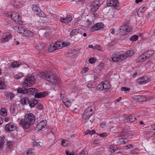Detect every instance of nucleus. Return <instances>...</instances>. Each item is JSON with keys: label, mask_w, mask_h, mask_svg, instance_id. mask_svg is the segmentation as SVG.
<instances>
[{"label": "nucleus", "mask_w": 155, "mask_h": 155, "mask_svg": "<svg viewBox=\"0 0 155 155\" xmlns=\"http://www.w3.org/2000/svg\"><path fill=\"white\" fill-rule=\"evenodd\" d=\"M41 77L42 79L50 82L56 86H60L61 84V81L56 79L55 75L51 71L41 72Z\"/></svg>", "instance_id": "obj_1"}, {"label": "nucleus", "mask_w": 155, "mask_h": 155, "mask_svg": "<svg viewBox=\"0 0 155 155\" xmlns=\"http://www.w3.org/2000/svg\"><path fill=\"white\" fill-rule=\"evenodd\" d=\"M36 117L34 114L31 113L27 114L25 116L24 119L20 120V124L23 128L27 129L34 123Z\"/></svg>", "instance_id": "obj_2"}, {"label": "nucleus", "mask_w": 155, "mask_h": 155, "mask_svg": "<svg viewBox=\"0 0 155 155\" xmlns=\"http://www.w3.org/2000/svg\"><path fill=\"white\" fill-rule=\"evenodd\" d=\"M35 78L33 76H30L26 78L25 79L24 81L22 83V85L23 87L18 88L17 90V92L18 93L28 94V89L25 87L32 86L35 82Z\"/></svg>", "instance_id": "obj_3"}, {"label": "nucleus", "mask_w": 155, "mask_h": 155, "mask_svg": "<svg viewBox=\"0 0 155 155\" xmlns=\"http://www.w3.org/2000/svg\"><path fill=\"white\" fill-rule=\"evenodd\" d=\"M154 53V52L153 50L147 51L141 54L138 59L140 61H145L151 57Z\"/></svg>", "instance_id": "obj_4"}, {"label": "nucleus", "mask_w": 155, "mask_h": 155, "mask_svg": "<svg viewBox=\"0 0 155 155\" xmlns=\"http://www.w3.org/2000/svg\"><path fill=\"white\" fill-rule=\"evenodd\" d=\"M32 10L34 12L35 14L43 18L46 17L45 15L43 12L41 11L39 7L36 5H33Z\"/></svg>", "instance_id": "obj_5"}, {"label": "nucleus", "mask_w": 155, "mask_h": 155, "mask_svg": "<svg viewBox=\"0 0 155 155\" xmlns=\"http://www.w3.org/2000/svg\"><path fill=\"white\" fill-rule=\"evenodd\" d=\"M101 4L98 0L94 1L92 2L91 5V11L92 12L94 13L98 9Z\"/></svg>", "instance_id": "obj_6"}, {"label": "nucleus", "mask_w": 155, "mask_h": 155, "mask_svg": "<svg viewBox=\"0 0 155 155\" xmlns=\"http://www.w3.org/2000/svg\"><path fill=\"white\" fill-rule=\"evenodd\" d=\"M19 32L25 37H32L33 36V33L32 32L22 27L19 29Z\"/></svg>", "instance_id": "obj_7"}, {"label": "nucleus", "mask_w": 155, "mask_h": 155, "mask_svg": "<svg viewBox=\"0 0 155 155\" xmlns=\"http://www.w3.org/2000/svg\"><path fill=\"white\" fill-rule=\"evenodd\" d=\"M93 113L92 109L91 107H88L84 112L82 117L84 119H87L92 115Z\"/></svg>", "instance_id": "obj_8"}, {"label": "nucleus", "mask_w": 155, "mask_h": 155, "mask_svg": "<svg viewBox=\"0 0 155 155\" xmlns=\"http://www.w3.org/2000/svg\"><path fill=\"white\" fill-rule=\"evenodd\" d=\"M120 32L123 35H125L131 30L130 27L127 25H122L120 27Z\"/></svg>", "instance_id": "obj_9"}, {"label": "nucleus", "mask_w": 155, "mask_h": 155, "mask_svg": "<svg viewBox=\"0 0 155 155\" xmlns=\"http://www.w3.org/2000/svg\"><path fill=\"white\" fill-rule=\"evenodd\" d=\"M11 17L13 21L17 23L20 24L21 23V17L18 13H13L11 15Z\"/></svg>", "instance_id": "obj_10"}, {"label": "nucleus", "mask_w": 155, "mask_h": 155, "mask_svg": "<svg viewBox=\"0 0 155 155\" xmlns=\"http://www.w3.org/2000/svg\"><path fill=\"white\" fill-rule=\"evenodd\" d=\"M16 129L15 124L12 123H10L7 124L5 126V129L8 131H13Z\"/></svg>", "instance_id": "obj_11"}, {"label": "nucleus", "mask_w": 155, "mask_h": 155, "mask_svg": "<svg viewBox=\"0 0 155 155\" xmlns=\"http://www.w3.org/2000/svg\"><path fill=\"white\" fill-rule=\"evenodd\" d=\"M104 24L102 22L97 23L93 26L90 29V31H94L100 30L103 28Z\"/></svg>", "instance_id": "obj_12"}, {"label": "nucleus", "mask_w": 155, "mask_h": 155, "mask_svg": "<svg viewBox=\"0 0 155 155\" xmlns=\"http://www.w3.org/2000/svg\"><path fill=\"white\" fill-rule=\"evenodd\" d=\"M150 79L147 77H140L137 80V82L140 84H144L150 81Z\"/></svg>", "instance_id": "obj_13"}, {"label": "nucleus", "mask_w": 155, "mask_h": 155, "mask_svg": "<svg viewBox=\"0 0 155 155\" xmlns=\"http://www.w3.org/2000/svg\"><path fill=\"white\" fill-rule=\"evenodd\" d=\"M47 125V121L42 120L37 125L36 129L38 131L41 130Z\"/></svg>", "instance_id": "obj_14"}, {"label": "nucleus", "mask_w": 155, "mask_h": 155, "mask_svg": "<svg viewBox=\"0 0 155 155\" xmlns=\"http://www.w3.org/2000/svg\"><path fill=\"white\" fill-rule=\"evenodd\" d=\"M134 98L135 100L140 102L144 101L145 99V97L140 95L135 96Z\"/></svg>", "instance_id": "obj_15"}, {"label": "nucleus", "mask_w": 155, "mask_h": 155, "mask_svg": "<svg viewBox=\"0 0 155 155\" xmlns=\"http://www.w3.org/2000/svg\"><path fill=\"white\" fill-rule=\"evenodd\" d=\"M82 26L84 27H87L91 25V22L89 19H87L82 20L81 22Z\"/></svg>", "instance_id": "obj_16"}, {"label": "nucleus", "mask_w": 155, "mask_h": 155, "mask_svg": "<svg viewBox=\"0 0 155 155\" xmlns=\"http://www.w3.org/2000/svg\"><path fill=\"white\" fill-rule=\"evenodd\" d=\"M38 102V100L35 99H31L30 100L29 103L30 107H34L37 104Z\"/></svg>", "instance_id": "obj_17"}, {"label": "nucleus", "mask_w": 155, "mask_h": 155, "mask_svg": "<svg viewBox=\"0 0 155 155\" xmlns=\"http://www.w3.org/2000/svg\"><path fill=\"white\" fill-rule=\"evenodd\" d=\"M28 94H35L38 91V89L33 88L28 89Z\"/></svg>", "instance_id": "obj_18"}, {"label": "nucleus", "mask_w": 155, "mask_h": 155, "mask_svg": "<svg viewBox=\"0 0 155 155\" xmlns=\"http://www.w3.org/2000/svg\"><path fill=\"white\" fill-rule=\"evenodd\" d=\"M29 99L27 97H23L20 100L21 103L24 105L29 104Z\"/></svg>", "instance_id": "obj_19"}, {"label": "nucleus", "mask_w": 155, "mask_h": 155, "mask_svg": "<svg viewBox=\"0 0 155 155\" xmlns=\"http://www.w3.org/2000/svg\"><path fill=\"white\" fill-rule=\"evenodd\" d=\"M47 95V94L46 92H43L38 93H36L35 95V97L36 98H40L41 97H44Z\"/></svg>", "instance_id": "obj_20"}, {"label": "nucleus", "mask_w": 155, "mask_h": 155, "mask_svg": "<svg viewBox=\"0 0 155 155\" xmlns=\"http://www.w3.org/2000/svg\"><path fill=\"white\" fill-rule=\"evenodd\" d=\"M128 140L126 138H120L117 141V143L119 144H122L127 143Z\"/></svg>", "instance_id": "obj_21"}, {"label": "nucleus", "mask_w": 155, "mask_h": 155, "mask_svg": "<svg viewBox=\"0 0 155 155\" xmlns=\"http://www.w3.org/2000/svg\"><path fill=\"white\" fill-rule=\"evenodd\" d=\"M12 37V35L10 34L6 35L5 38H2V41L4 42L8 41Z\"/></svg>", "instance_id": "obj_22"}, {"label": "nucleus", "mask_w": 155, "mask_h": 155, "mask_svg": "<svg viewBox=\"0 0 155 155\" xmlns=\"http://www.w3.org/2000/svg\"><path fill=\"white\" fill-rule=\"evenodd\" d=\"M102 83L104 89H107L110 87V85L108 81H104V82H102Z\"/></svg>", "instance_id": "obj_23"}, {"label": "nucleus", "mask_w": 155, "mask_h": 155, "mask_svg": "<svg viewBox=\"0 0 155 155\" xmlns=\"http://www.w3.org/2000/svg\"><path fill=\"white\" fill-rule=\"evenodd\" d=\"M136 120V118L132 116H130L128 117L126 119V122L130 123L133 122Z\"/></svg>", "instance_id": "obj_24"}, {"label": "nucleus", "mask_w": 155, "mask_h": 155, "mask_svg": "<svg viewBox=\"0 0 155 155\" xmlns=\"http://www.w3.org/2000/svg\"><path fill=\"white\" fill-rule=\"evenodd\" d=\"M48 51L49 52H52L57 50V47H55L53 44H51L48 48Z\"/></svg>", "instance_id": "obj_25"}, {"label": "nucleus", "mask_w": 155, "mask_h": 155, "mask_svg": "<svg viewBox=\"0 0 155 155\" xmlns=\"http://www.w3.org/2000/svg\"><path fill=\"white\" fill-rule=\"evenodd\" d=\"M79 29L78 28L74 29L70 33V34L71 36H73L79 33Z\"/></svg>", "instance_id": "obj_26"}, {"label": "nucleus", "mask_w": 155, "mask_h": 155, "mask_svg": "<svg viewBox=\"0 0 155 155\" xmlns=\"http://www.w3.org/2000/svg\"><path fill=\"white\" fill-rule=\"evenodd\" d=\"M34 150L32 148L30 150H28L23 155H34V153L33 151Z\"/></svg>", "instance_id": "obj_27"}, {"label": "nucleus", "mask_w": 155, "mask_h": 155, "mask_svg": "<svg viewBox=\"0 0 155 155\" xmlns=\"http://www.w3.org/2000/svg\"><path fill=\"white\" fill-rule=\"evenodd\" d=\"M6 97L8 98H9L10 100H12L15 97L14 94L11 93H7L6 94Z\"/></svg>", "instance_id": "obj_28"}, {"label": "nucleus", "mask_w": 155, "mask_h": 155, "mask_svg": "<svg viewBox=\"0 0 155 155\" xmlns=\"http://www.w3.org/2000/svg\"><path fill=\"white\" fill-rule=\"evenodd\" d=\"M0 114L3 116H5L7 115L6 110L5 108H2L0 110Z\"/></svg>", "instance_id": "obj_29"}, {"label": "nucleus", "mask_w": 155, "mask_h": 155, "mask_svg": "<svg viewBox=\"0 0 155 155\" xmlns=\"http://www.w3.org/2000/svg\"><path fill=\"white\" fill-rule=\"evenodd\" d=\"M5 137H0V149L2 148L4 145V143Z\"/></svg>", "instance_id": "obj_30"}, {"label": "nucleus", "mask_w": 155, "mask_h": 155, "mask_svg": "<svg viewBox=\"0 0 155 155\" xmlns=\"http://www.w3.org/2000/svg\"><path fill=\"white\" fill-rule=\"evenodd\" d=\"M138 36L136 35L132 36L130 38V40L132 41H136L138 39Z\"/></svg>", "instance_id": "obj_31"}, {"label": "nucleus", "mask_w": 155, "mask_h": 155, "mask_svg": "<svg viewBox=\"0 0 155 155\" xmlns=\"http://www.w3.org/2000/svg\"><path fill=\"white\" fill-rule=\"evenodd\" d=\"M94 133H95V130H86V132H85V135L90 134L91 135Z\"/></svg>", "instance_id": "obj_32"}, {"label": "nucleus", "mask_w": 155, "mask_h": 155, "mask_svg": "<svg viewBox=\"0 0 155 155\" xmlns=\"http://www.w3.org/2000/svg\"><path fill=\"white\" fill-rule=\"evenodd\" d=\"M125 53L128 57L131 56L134 54V51L132 50H128Z\"/></svg>", "instance_id": "obj_33"}, {"label": "nucleus", "mask_w": 155, "mask_h": 155, "mask_svg": "<svg viewBox=\"0 0 155 155\" xmlns=\"http://www.w3.org/2000/svg\"><path fill=\"white\" fill-rule=\"evenodd\" d=\"M6 87L5 84L4 82L0 81V89H5Z\"/></svg>", "instance_id": "obj_34"}, {"label": "nucleus", "mask_w": 155, "mask_h": 155, "mask_svg": "<svg viewBox=\"0 0 155 155\" xmlns=\"http://www.w3.org/2000/svg\"><path fill=\"white\" fill-rule=\"evenodd\" d=\"M113 0H109L107 1V5L108 6L112 7L114 5V4H113Z\"/></svg>", "instance_id": "obj_35"}, {"label": "nucleus", "mask_w": 155, "mask_h": 155, "mask_svg": "<svg viewBox=\"0 0 155 155\" xmlns=\"http://www.w3.org/2000/svg\"><path fill=\"white\" fill-rule=\"evenodd\" d=\"M23 76V74L22 73H19L16 74L14 76V78L16 79H18Z\"/></svg>", "instance_id": "obj_36"}, {"label": "nucleus", "mask_w": 155, "mask_h": 155, "mask_svg": "<svg viewBox=\"0 0 155 155\" xmlns=\"http://www.w3.org/2000/svg\"><path fill=\"white\" fill-rule=\"evenodd\" d=\"M65 18L68 21V23L70 22L72 19V17L70 15H68Z\"/></svg>", "instance_id": "obj_37"}, {"label": "nucleus", "mask_w": 155, "mask_h": 155, "mask_svg": "<svg viewBox=\"0 0 155 155\" xmlns=\"http://www.w3.org/2000/svg\"><path fill=\"white\" fill-rule=\"evenodd\" d=\"M138 149L136 148L131 150L130 153L131 154H137L138 153Z\"/></svg>", "instance_id": "obj_38"}, {"label": "nucleus", "mask_w": 155, "mask_h": 155, "mask_svg": "<svg viewBox=\"0 0 155 155\" xmlns=\"http://www.w3.org/2000/svg\"><path fill=\"white\" fill-rule=\"evenodd\" d=\"M113 4H114V5H112V7L115 8L118 6L119 3L117 0H113Z\"/></svg>", "instance_id": "obj_39"}, {"label": "nucleus", "mask_w": 155, "mask_h": 155, "mask_svg": "<svg viewBox=\"0 0 155 155\" xmlns=\"http://www.w3.org/2000/svg\"><path fill=\"white\" fill-rule=\"evenodd\" d=\"M127 131L124 130H123L120 134L119 136L120 137L125 136L126 134H127Z\"/></svg>", "instance_id": "obj_40"}, {"label": "nucleus", "mask_w": 155, "mask_h": 155, "mask_svg": "<svg viewBox=\"0 0 155 155\" xmlns=\"http://www.w3.org/2000/svg\"><path fill=\"white\" fill-rule=\"evenodd\" d=\"M103 87V83L102 82L100 83L99 84L97 87V90H101L104 89Z\"/></svg>", "instance_id": "obj_41"}, {"label": "nucleus", "mask_w": 155, "mask_h": 155, "mask_svg": "<svg viewBox=\"0 0 155 155\" xmlns=\"http://www.w3.org/2000/svg\"><path fill=\"white\" fill-rule=\"evenodd\" d=\"M21 4V2L18 1H14L13 4V5L16 7V6H19Z\"/></svg>", "instance_id": "obj_42"}, {"label": "nucleus", "mask_w": 155, "mask_h": 155, "mask_svg": "<svg viewBox=\"0 0 155 155\" xmlns=\"http://www.w3.org/2000/svg\"><path fill=\"white\" fill-rule=\"evenodd\" d=\"M121 61L126 59L127 57H128L126 53H124L122 55H121Z\"/></svg>", "instance_id": "obj_43"}, {"label": "nucleus", "mask_w": 155, "mask_h": 155, "mask_svg": "<svg viewBox=\"0 0 155 155\" xmlns=\"http://www.w3.org/2000/svg\"><path fill=\"white\" fill-rule=\"evenodd\" d=\"M53 45L55 47H57V49H58V48L61 46L60 43L59 42H56L54 44H53Z\"/></svg>", "instance_id": "obj_44"}, {"label": "nucleus", "mask_w": 155, "mask_h": 155, "mask_svg": "<svg viewBox=\"0 0 155 155\" xmlns=\"http://www.w3.org/2000/svg\"><path fill=\"white\" fill-rule=\"evenodd\" d=\"M60 21L61 22H63L64 23H68V21L65 19V18H63V17H61L60 18Z\"/></svg>", "instance_id": "obj_45"}, {"label": "nucleus", "mask_w": 155, "mask_h": 155, "mask_svg": "<svg viewBox=\"0 0 155 155\" xmlns=\"http://www.w3.org/2000/svg\"><path fill=\"white\" fill-rule=\"evenodd\" d=\"M121 91H129L130 90V89L129 87H122L121 88Z\"/></svg>", "instance_id": "obj_46"}, {"label": "nucleus", "mask_w": 155, "mask_h": 155, "mask_svg": "<svg viewBox=\"0 0 155 155\" xmlns=\"http://www.w3.org/2000/svg\"><path fill=\"white\" fill-rule=\"evenodd\" d=\"M96 59L94 58H91L89 59V61L91 64H93L96 61Z\"/></svg>", "instance_id": "obj_47"}, {"label": "nucleus", "mask_w": 155, "mask_h": 155, "mask_svg": "<svg viewBox=\"0 0 155 155\" xmlns=\"http://www.w3.org/2000/svg\"><path fill=\"white\" fill-rule=\"evenodd\" d=\"M114 55L116 57V59L117 60V61L120 60H121V55H117V54H115Z\"/></svg>", "instance_id": "obj_48"}, {"label": "nucleus", "mask_w": 155, "mask_h": 155, "mask_svg": "<svg viewBox=\"0 0 155 155\" xmlns=\"http://www.w3.org/2000/svg\"><path fill=\"white\" fill-rule=\"evenodd\" d=\"M12 143L11 141L8 142L7 143V147L9 148H11L13 147V146Z\"/></svg>", "instance_id": "obj_49"}, {"label": "nucleus", "mask_w": 155, "mask_h": 155, "mask_svg": "<svg viewBox=\"0 0 155 155\" xmlns=\"http://www.w3.org/2000/svg\"><path fill=\"white\" fill-rule=\"evenodd\" d=\"M12 66L13 68L17 67L18 66V64H17L16 62L15 61H14L12 63Z\"/></svg>", "instance_id": "obj_50"}, {"label": "nucleus", "mask_w": 155, "mask_h": 155, "mask_svg": "<svg viewBox=\"0 0 155 155\" xmlns=\"http://www.w3.org/2000/svg\"><path fill=\"white\" fill-rule=\"evenodd\" d=\"M63 102L65 103V105L68 107L71 106V102H69L68 101H66L65 102L63 101Z\"/></svg>", "instance_id": "obj_51"}, {"label": "nucleus", "mask_w": 155, "mask_h": 155, "mask_svg": "<svg viewBox=\"0 0 155 155\" xmlns=\"http://www.w3.org/2000/svg\"><path fill=\"white\" fill-rule=\"evenodd\" d=\"M98 135L101 137H105L107 136V134L106 133H103L101 134H99Z\"/></svg>", "instance_id": "obj_52"}, {"label": "nucleus", "mask_w": 155, "mask_h": 155, "mask_svg": "<svg viewBox=\"0 0 155 155\" xmlns=\"http://www.w3.org/2000/svg\"><path fill=\"white\" fill-rule=\"evenodd\" d=\"M66 140H62L61 143V144L63 146L65 147L67 145V144L65 143Z\"/></svg>", "instance_id": "obj_53"}, {"label": "nucleus", "mask_w": 155, "mask_h": 155, "mask_svg": "<svg viewBox=\"0 0 155 155\" xmlns=\"http://www.w3.org/2000/svg\"><path fill=\"white\" fill-rule=\"evenodd\" d=\"M36 107L39 110H41L42 109L43 106L41 104H38L36 106Z\"/></svg>", "instance_id": "obj_54"}, {"label": "nucleus", "mask_w": 155, "mask_h": 155, "mask_svg": "<svg viewBox=\"0 0 155 155\" xmlns=\"http://www.w3.org/2000/svg\"><path fill=\"white\" fill-rule=\"evenodd\" d=\"M65 153L66 155H74V152L71 153L67 150H65Z\"/></svg>", "instance_id": "obj_55"}, {"label": "nucleus", "mask_w": 155, "mask_h": 155, "mask_svg": "<svg viewBox=\"0 0 155 155\" xmlns=\"http://www.w3.org/2000/svg\"><path fill=\"white\" fill-rule=\"evenodd\" d=\"M133 146L131 144H129V145L126 146L125 147V149H131L133 148Z\"/></svg>", "instance_id": "obj_56"}, {"label": "nucleus", "mask_w": 155, "mask_h": 155, "mask_svg": "<svg viewBox=\"0 0 155 155\" xmlns=\"http://www.w3.org/2000/svg\"><path fill=\"white\" fill-rule=\"evenodd\" d=\"M115 29L114 28H112L111 29H110V33L112 34H114L115 32Z\"/></svg>", "instance_id": "obj_57"}, {"label": "nucleus", "mask_w": 155, "mask_h": 155, "mask_svg": "<svg viewBox=\"0 0 155 155\" xmlns=\"http://www.w3.org/2000/svg\"><path fill=\"white\" fill-rule=\"evenodd\" d=\"M87 86L88 88H93L94 87V85L91 84V83H88L87 84Z\"/></svg>", "instance_id": "obj_58"}, {"label": "nucleus", "mask_w": 155, "mask_h": 155, "mask_svg": "<svg viewBox=\"0 0 155 155\" xmlns=\"http://www.w3.org/2000/svg\"><path fill=\"white\" fill-rule=\"evenodd\" d=\"M36 144V146H38V145H39L40 146H42V143L40 142H39L38 143H35Z\"/></svg>", "instance_id": "obj_59"}, {"label": "nucleus", "mask_w": 155, "mask_h": 155, "mask_svg": "<svg viewBox=\"0 0 155 155\" xmlns=\"http://www.w3.org/2000/svg\"><path fill=\"white\" fill-rule=\"evenodd\" d=\"M106 125V124L105 123L102 122L100 124V126L102 128H104Z\"/></svg>", "instance_id": "obj_60"}, {"label": "nucleus", "mask_w": 155, "mask_h": 155, "mask_svg": "<svg viewBox=\"0 0 155 155\" xmlns=\"http://www.w3.org/2000/svg\"><path fill=\"white\" fill-rule=\"evenodd\" d=\"M115 57H116L114 55L112 58V60L114 62H117V60Z\"/></svg>", "instance_id": "obj_61"}, {"label": "nucleus", "mask_w": 155, "mask_h": 155, "mask_svg": "<svg viewBox=\"0 0 155 155\" xmlns=\"http://www.w3.org/2000/svg\"><path fill=\"white\" fill-rule=\"evenodd\" d=\"M3 118H2L0 117V125H2L3 123Z\"/></svg>", "instance_id": "obj_62"}, {"label": "nucleus", "mask_w": 155, "mask_h": 155, "mask_svg": "<svg viewBox=\"0 0 155 155\" xmlns=\"http://www.w3.org/2000/svg\"><path fill=\"white\" fill-rule=\"evenodd\" d=\"M100 45H97L95 46L94 48L97 49L98 50H100Z\"/></svg>", "instance_id": "obj_63"}, {"label": "nucleus", "mask_w": 155, "mask_h": 155, "mask_svg": "<svg viewBox=\"0 0 155 155\" xmlns=\"http://www.w3.org/2000/svg\"><path fill=\"white\" fill-rule=\"evenodd\" d=\"M10 118L9 117H5L4 118V120L5 122H8Z\"/></svg>", "instance_id": "obj_64"}]
</instances>
